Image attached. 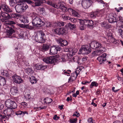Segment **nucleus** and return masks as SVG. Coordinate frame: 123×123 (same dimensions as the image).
<instances>
[{
    "label": "nucleus",
    "instance_id": "aec40b11",
    "mask_svg": "<svg viewBox=\"0 0 123 123\" xmlns=\"http://www.w3.org/2000/svg\"><path fill=\"white\" fill-rule=\"evenodd\" d=\"M10 92L12 94L14 95L18 92V90L16 87H13L10 90Z\"/></svg>",
    "mask_w": 123,
    "mask_h": 123
},
{
    "label": "nucleus",
    "instance_id": "9d476101",
    "mask_svg": "<svg viewBox=\"0 0 123 123\" xmlns=\"http://www.w3.org/2000/svg\"><path fill=\"white\" fill-rule=\"evenodd\" d=\"M12 80L16 83L19 84L22 83L23 82L22 78L16 74H14L12 76Z\"/></svg>",
    "mask_w": 123,
    "mask_h": 123
},
{
    "label": "nucleus",
    "instance_id": "f03ea898",
    "mask_svg": "<svg viewBox=\"0 0 123 123\" xmlns=\"http://www.w3.org/2000/svg\"><path fill=\"white\" fill-rule=\"evenodd\" d=\"M79 23L81 25L79 26V28L81 30H84L86 28V26L88 27H92L93 25V22L92 20L86 19H79Z\"/></svg>",
    "mask_w": 123,
    "mask_h": 123
},
{
    "label": "nucleus",
    "instance_id": "473e14b6",
    "mask_svg": "<svg viewBox=\"0 0 123 123\" xmlns=\"http://www.w3.org/2000/svg\"><path fill=\"white\" fill-rule=\"evenodd\" d=\"M64 22H58L57 23L55 24V25L59 26V27L62 26L64 25Z\"/></svg>",
    "mask_w": 123,
    "mask_h": 123
},
{
    "label": "nucleus",
    "instance_id": "c756f323",
    "mask_svg": "<svg viewBox=\"0 0 123 123\" xmlns=\"http://www.w3.org/2000/svg\"><path fill=\"white\" fill-rule=\"evenodd\" d=\"M96 12L97 13V17L99 16L100 15L104 14V10L103 9L100 10H97Z\"/></svg>",
    "mask_w": 123,
    "mask_h": 123
},
{
    "label": "nucleus",
    "instance_id": "bb28decb",
    "mask_svg": "<svg viewBox=\"0 0 123 123\" xmlns=\"http://www.w3.org/2000/svg\"><path fill=\"white\" fill-rule=\"evenodd\" d=\"M14 32V30L12 29H11L7 31L6 32V34L7 36H10Z\"/></svg>",
    "mask_w": 123,
    "mask_h": 123
},
{
    "label": "nucleus",
    "instance_id": "a878e982",
    "mask_svg": "<svg viewBox=\"0 0 123 123\" xmlns=\"http://www.w3.org/2000/svg\"><path fill=\"white\" fill-rule=\"evenodd\" d=\"M101 26L105 28H107L109 27V26L107 22L106 21H104L101 23Z\"/></svg>",
    "mask_w": 123,
    "mask_h": 123
},
{
    "label": "nucleus",
    "instance_id": "f257e3e1",
    "mask_svg": "<svg viewBox=\"0 0 123 123\" xmlns=\"http://www.w3.org/2000/svg\"><path fill=\"white\" fill-rule=\"evenodd\" d=\"M31 17L32 20V24L33 26L36 27H39L44 25L45 23L35 13L32 15Z\"/></svg>",
    "mask_w": 123,
    "mask_h": 123
},
{
    "label": "nucleus",
    "instance_id": "5fc2aeb1",
    "mask_svg": "<svg viewBox=\"0 0 123 123\" xmlns=\"http://www.w3.org/2000/svg\"><path fill=\"white\" fill-rule=\"evenodd\" d=\"M119 32L122 38H123V31L120 29L119 30Z\"/></svg>",
    "mask_w": 123,
    "mask_h": 123
},
{
    "label": "nucleus",
    "instance_id": "ea45409f",
    "mask_svg": "<svg viewBox=\"0 0 123 123\" xmlns=\"http://www.w3.org/2000/svg\"><path fill=\"white\" fill-rule=\"evenodd\" d=\"M96 42L93 41L91 42L89 44L90 47L92 49H95V46Z\"/></svg>",
    "mask_w": 123,
    "mask_h": 123
},
{
    "label": "nucleus",
    "instance_id": "052dcab7",
    "mask_svg": "<svg viewBox=\"0 0 123 123\" xmlns=\"http://www.w3.org/2000/svg\"><path fill=\"white\" fill-rule=\"evenodd\" d=\"M77 120V119L76 118L73 119H70V122L71 123H76Z\"/></svg>",
    "mask_w": 123,
    "mask_h": 123
},
{
    "label": "nucleus",
    "instance_id": "2f4dec72",
    "mask_svg": "<svg viewBox=\"0 0 123 123\" xmlns=\"http://www.w3.org/2000/svg\"><path fill=\"white\" fill-rule=\"evenodd\" d=\"M6 24L8 25L15 24H16L15 22L14 21L12 20L6 21L5 22Z\"/></svg>",
    "mask_w": 123,
    "mask_h": 123
},
{
    "label": "nucleus",
    "instance_id": "c85d7f7f",
    "mask_svg": "<svg viewBox=\"0 0 123 123\" xmlns=\"http://www.w3.org/2000/svg\"><path fill=\"white\" fill-rule=\"evenodd\" d=\"M95 49H102V48H103V47H102V45L101 43H100L99 42H96L95 43Z\"/></svg>",
    "mask_w": 123,
    "mask_h": 123
},
{
    "label": "nucleus",
    "instance_id": "49530a36",
    "mask_svg": "<svg viewBox=\"0 0 123 123\" xmlns=\"http://www.w3.org/2000/svg\"><path fill=\"white\" fill-rule=\"evenodd\" d=\"M80 19H79L78 18L76 19L75 18H71L70 19L71 21L73 23H76L77 21L80 20H79Z\"/></svg>",
    "mask_w": 123,
    "mask_h": 123
},
{
    "label": "nucleus",
    "instance_id": "cd10ccee",
    "mask_svg": "<svg viewBox=\"0 0 123 123\" xmlns=\"http://www.w3.org/2000/svg\"><path fill=\"white\" fill-rule=\"evenodd\" d=\"M30 81L31 83L34 84L36 83L37 81V80L35 77L33 76H31L30 78Z\"/></svg>",
    "mask_w": 123,
    "mask_h": 123
},
{
    "label": "nucleus",
    "instance_id": "f8f14e48",
    "mask_svg": "<svg viewBox=\"0 0 123 123\" xmlns=\"http://www.w3.org/2000/svg\"><path fill=\"white\" fill-rule=\"evenodd\" d=\"M107 19L110 23L116 22V15L115 14L111 13L107 15Z\"/></svg>",
    "mask_w": 123,
    "mask_h": 123
},
{
    "label": "nucleus",
    "instance_id": "ddd939ff",
    "mask_svg": "<svg viewBox=\"0 0 123 123\" xmlns=\"http://www.w3.org/2000/svg\"><path fill=\"white\" fill-rule=\"evenodd\" d=\"M10 108H8L4 111V113L6 116H7L8 118L12 116L14 113V112Z\"/></svg>",
    "mask_w": 123,
    "mask_h": 123
},
{
    "label": "nucleus",
    "instance_id": "7c9ffc66",
    "mask_svg": "<svg viewBox=\"0 0 123 123\" xmlns=\"http://www.w3.org/2000/svg\"><path fill=\"white\" fill-rule=\"evenodd\" d=\"M62 17L64 20H70L71 18L65 14H63L62 15Z\"/></svg>",
    "mask_w": 123,
    "mask_h": 123
},
{
    "label": "nucleus",
    "instance_id": "4d7b16f0",
    "mask_svg": "<svg viewBox=\"0 0 123 123\" xmlns=\"http://www.w3.org/2000/svg\"><path fill=\"white\" fill-rule=\"evenodd\" d=\"M80 58H79L77 56H75L73 57L72 59L74 60V62H77L78 60Z\"/></svg>",
    "mask_w": 123,
    "mask_h": 123
},
{
    "label": "nucleus",
    "instance_id": "20e7f679",
    "mask_svg": "<svg viewBox=\"0 0 123 123\" xmlns=\"http://www.w3.org/2000/svg\"><path fill=\"white\" fill-rule=\"evenodd\" d=\"M45 35L42 31L38 32L35 37V40L39 43H44L45 42Z\"/></svg>",
    "mask_w": 123,
    "mask_h": 123
},
{
    "label": "nucleus",
    "instance_id": "0e129e2a",
    "mask_svg": "<svg viewBox=\"0 0 123 123\" xmlns=\"http://www.w3.org/2000/svg\"><path fill=\"white\" fill-rule=\"evenodd\" d=\"M15 114L17 115H21L22 114V111H19L15 112Z\"/></svg>",
    "mask_w": 123,
    "mask_h": 123
},
{
    "label": "nucleus",
    "instance_id": "0eeeda50",
    "mask_svg": "<svg viewBox=\"0 0 123 123\" xmlns=\"http://www.w3.org/2000/svg\"><path fill=\"white\" fill-rule=\"evenodd\" d=\"M43 60L44 62L47 63L52 64L56 62V59L53 56H51L44 58Z\"/></svg>",
    "mask_w": 123,
    "mask_h": 123
},
{
    "label": "nucleus",
    "instance_id": "9b49d317",
    "mask_svg": "<svg viewBox=\"0 0 123 123\" xmlns=\"http://www.w3.org/2000/svg\"><path fill=\"white\" fill-rule=\"evenodd\" d=\"M61 48L59 46L57 47L52 46L50 49V54L51 55H54L57 54L58 51H60Z\"/></svg>",
    "mask_w": 123,
    "mask_h": 123
},
{
    "label": "nucleus",
    "instance_id": "e2e57ef3",
    "mask_svg": "<svg viewBox=\"0 0 123 123\" xmlns=\"http://www.w3.org/2000/svg\"><path fill=\"white\" fill-rule=\"evenodd\" d=\"M75 78L73 79L72 77H70L68 79V82H71L74 81Z\"/></svg>",
    "mask_w": 123,
    "mask_h": 123
},
{
    "label": "nucleus",
    "instance_id": "a18cd8bd",
    "mask_svg": "<svg viewBox=\"0 0 123 123\" xmlns=\"http://www.w3.org/2000/svg\"><path fill=\"white\" fill-rule=\"evenodd\" d=\"M63 40H64L62 39L61 38H58L57 39V42L59 45L61 46V44H62V43L63 42Z\"/></svg>",
    "mask_w": 123,
    "mask_h": 123
},
{
    "label": "nucleus",
    "instance_id": "a211bd4d",
    "mask_svg": "<svg viewBox=\"0 0 123 123\" xmlns=\"http://www.w3.org/2000/svg\"><path fill=\"white\" fill-rule=\"evenodd\" d=\"M1 16L3 18H6V19H9L11 18L10 15L7 13L1 12L0 16Z\"/></svg>",
    "mask_w": 123,
    "mask_h": 123
},
{
    "label": "nucleus",
    "instance_id": "c9c22d12",
    "mask_svg": "<svg viewBox=\"0 0 123 123\" xmlns=\"http://www.w3.org/2000/svg\"><path fill=\"white\" fill-rule=\"evenodd\" d=\"M17 25L18 26L22 28H27L29 27V25H27L18 24H17Z\"/></svg>",
    "mask_w": 123,
    "mask_h": 123
},
{
    "label": "nucleus",
    "instance_id": "6e6d98bb",
    "mask_svg": "<svg viewBox=\"0 0 123 123\" xmlns=\"http://www.w3.org/2000/svg\"><path fill=\"white\" fill-rule=\"evenodd\" d=\"M3 74L4 75L6 76L7 77L9 76V74L6 71H4Z\"/></svg>",
    "mask_w": 123,
    "mask_h": 123
},
{
    "label": "nucleus",
    "instance_id": "5701e85b",
    "mask_svg": "<svg viewBox=\"0 0 123 123\" xmlns=\"http://www.w3.org/2000/svg\"><path fill=\"white\" fill-rule=\"evenodd\" d=\"M6 83L5 78L0 76V86H4Z\"/></svg>",
    "mask_w": 123,
    "mask_h": 123
},
{
    "label": "nucleus",
    "instance_id": "39448f33",
    "mask_svg": "<svg viewBox=\"0 0 123 123\" xmlns=\"http://www.w3.org/2000/svg\"><path fill=\"white\" fill-rule=\"evenodd\" d=\"M28 7V6L25 3H20L17 4L15 8L16 12L19 13L23 12Z\"/></svg>",
    "mask_w": 123,
    "mask_h": 123
},
{
    "label": "nucleus",
    "instance_id": "7ed1b4c3",
    "mask_svg": "<svg viewBox=\"0 0 123 123\" xmlns=\"http://www.w3.org/2000/svg\"><path fill=\"white\" fill-rule=\"evenodd\" d=\"M47 3L48 4L56 9H60L62 11H67L66 8L64 6V3L63 2L59 1L58 3L54 4L52 3L51 1L48 0Z\"/></svg>",
    "mask_w": 123,
    "mask_h": 123
},
{
    "label": "nucleus",
    "instance_id": "864d4df0",
    "mask_svg": "<svg viewBox=\"0 0 123 123\" xmlns=\"http://www.w3.org/2000/svg\"><path fill=\"white\" fill-rule=\"evenodd\" d=\"M88 123H95L94 121L92 119V118L88 119Z\"/></svg>",
    "mask_w": 123,
    "mask_h": 123
},
{
    "label": "nucleus",
    "instance_id": "dca6fc26",
    "mask_svg": "<svg viewBox=\"0 0 123 123\" xmlns=\"http://www.w3.org/2000/svg\"><path fill=\"white\" fill-rule=\"evenodd\" d=\"M105 51V48H102V49H100L96 51H94L93 52V54H94L95 55H99L102 54Z\"/></svg>",
    "mask_w": 123,
    "mask_h": 123
},
{
    "label": "nucleus",
    "instance_id": "4be33fe9",
    "mask_svg": "<svg viewBox=\"0 0 123 123\" xmlns=\"http://www.w3.org/2000/svg\"><path fill=\"white\" fill-rule=\"evenodd\" d=\"M20 19L22 22L24 23H27L28 22L27 18L23 16L21 17Z\"/></svg>",
    "mask_w": 123,
    "mask_h": 123
},
{
    "label": "nucleus",
    "instance_id": "3c124183",
    "mask_svg": "<svg viewBox=\"0 0 123 123\" xmlns=\"http://www.w3.org/2000/svg\"><path fill=\"white\" fill-rule=\"evenodd\" d=\"M62 44H61V46L63 47V46H66L68 45V42L66 40H63V42L62 43Z\"/></svg>",
    "mask_w": 123,
    "mask_h": 123
},
{
    "label": "nucleus",
    "instance_id": "79ce46f5",
    "mask_svg": "<svg viewBox=\"0 0 123 123\" xmlns=\"http://www.w3.org/2000/svg\"><path fill=\"white\" fill-rule=\"evenodd\" d=\"M72 15L74 17H79L80 15L77 12L75 11H73V12L72 14Z\"/></svg>",
    "mask_w": 123,
    "mask_h": 123
},
{
    "label": "nucleus",
    "instance_id": "8fccbe9b",
    "mask_svg": "<svg viewBox=\"0 0 123 123\" xmlns=\"http://www.w3.org/2000/svg\"><path fill=\"white\" fill-rule=\"evenodd\" d=\"M45 25L48 27H50L51 26V23L49 22H47L45 23Z\"/></svg>",
    "mask_w": 123,
    "mask_h": 123
},
{
    "label": "nucleus",
    "instance_id": "f3484780",
    "mask_svg": "<svg viewBox=\"0 0 123 123\" xmlns=\"http://www.w3.org/2000/svg\"><path fill=\"white\" fill-rule=\"evenodd\" d=\"M2 8L4 11L7 12H10L12 11V10L10 9L5 3L2 4Z\"/></svg>",
    "mask_w": 123,
    "mask_h": 123
},
{
    "label": "nucleus",
    "instance_id": "338daca9",
    "mask_svg": "<svg viewBox=\"0 0 123 123\" xmlns=\"http://www.w3.org/2000/svg\"><path fill=\"white\" fill-rule=\"evenodd\" d=\"M80 115V114L77 112H75L74 113L73 115V116H75L77 117H78Z\"/></svg>",
    "mask_w": 123,
    "mask_h": 123
},
{
    "label": "nucleus",
    "instance_id": "bf43d9fd",
    "mask_svg": "<svg viewBox=\"0 0 123 123\" xmlns=\"http://www.w3.org/2000/svg\"><path fill=\"white\" fill-rule=\"evenodd\" d=\"M18 36L19 38H21L24 37V34L23 32L22 31L21 32L20 34H18Z\"/></svg>",
    "mask_w": 123,
    "mask_h": 123
},
{
    "label": "nucleus",
    "instance_id": "393cba45",
    "mask_svg": "<svg viewBox=\"0 0 123 123\" xmlns=\"http://www.w3.org/2000/svg\"><path fill=\"white\" fill-rule=\"evenodd\" d=\"M68 26V27L70 29L72 30H73L76 27V25L74 24H71L70 23H69L68 24V25H65V27L66 28Z\"/></svg>",
    "mask_w": 123,
    "mask_h": 123
},
{
    "label": "nucleus",
    "instance_id": "1a4fd4ad",
    "mask_svg": "<svg viewBox=\"0 0 123 123\" xmlns=\"http://www.w3.org/2000/svg\"><path fill=\"white\" fill-rule=\"evenodd\" d=\"M5 105L8 108L11 109V105L13 104V108H16L17 107V105L16 103L14 101H13L11 99H9L6 101Z\"/></svg>",
    "mask_w": 123,
    "mask_h": 123
},
{
    "label": "nucleus",
    "instance_id": "09e8293b",
    "mask_svg": "<svg viewBox=\"0 0 123 123\" xmlns=\"http://www.w3.org/2000/svg\"><path fill=\"white\" fill-rule=\"evenodd\" d=\"M67 55H63L61 56V59L62 62L66 61L67 59Z\"/></svg>",
    "mask_w": 123,
    "mask_h": 123
},
{
    "label": "nucleus",
    "instance_id": "6ab92c4d",
    "mask_svg": "<svg viewBox=\"0 0 123 123\" xmlns=\"http://www.w3.org/2000/svg\"><path fill=\"white\" fill-rule=\"evenodd\" d=\"M35 67L36 69L37 70H43L46 68V66L42 64H36L35 65Z\"/></svg>",
    "mask_w": 123,
    "mask_h": 123
},
{
    "label": "nucleus",
    "instance_id": "e433bc0d",
    "mask_svg": "<svg viewBox=\"0 0 123 123\" xmlns=\"http://www.w3.org/2000/svg\"><path fill=\"white\" fill-rule=\"evenodd\" d=\"M45 100V102L46 103H49L52 101V100L50 98H47L44 99Z\"/></svg>",
    "mask_w": 123,
    "mask_h": 123
},
{
    "label": "nucleus",
    "instance_id": "4c0bfd02",
    "mask_svg": "<svg viewBox=\"0 0 123 123\" xmlns=\"http://www.w3.org/2000/svg\"><path fill=\"white\" fill-rule=\"evenodd\" d=\"M16 0H10L9 1L10 5L12 6H14Z\"/></svg>",
    "mask_w": 123,
    "mask_h": 123
},
{
    "label": "nucleus",
    "instance_id": "b1692460",
    "mask_svg": "<svg viewBox=\"0 0 123 123\" xmlns=\"http://www.w3.org/2000/svg\"><path fill=\"white\" fill-rule=\"evenodd\" d=\"M49 46L47 44H43L42 49V50L43 51H45L48 50L49 49Z\"/></svg>",
    "mask_w": 123,
    "mask_h": 123
},
{
    "label": "nucleus",
    "instance_id": "13d9d810",
    "mask_svg": "<svg viewBox=\"0 0 123 123\" xmlns=\"http://www.w3.org/2000/svg\"><path fill=\"white\" fill-rule=\"evenodd\" d=\"M79 69V67H78L76 69V70L75 72V73L76 74V77L78 76L80 72V69Z\"/></svg>",
    "mask_w": 123,
    "mask_h": 123
},
{
    "label": "nucleus",
    "instance_id": "de8ad7c7",
    "mask_svg": "<svg viewBox=\"0 0 123 123\" xmlns=\"http://www.w3.org/2000/svg\"><path fill=\"white\" fill-rule=\"evenodd\" d=\"M64 6L66 8V11H63L64 12H66L68 11V12L71 14H72L73 12V11H74V10H73L71 8H69L68 9H67V8L64 5Z\"/></svg>",
    "mask_w": 123,
    "mask_h": 123
},
{
    "label": "nucleus",
    "instance_id": "423d86ee",
    "mask_svg": "<svg viewBox=\"0 0 123 123\" xmlns=\"http://www.w3.org/2000/svg\"><path fill=\"white\" fill-rule=\"evenodd\" d=\"M91 51V48L88 46L87 45L82 46L80 50V52L84 54H88Z\"/></svg>",
    "mask_w": 123,
    "mask_h": 123
},
{
    "label": "nucleus",
    "instance_id": "37998d69",
    "mask_svg": "<svg viewBox=\"0 0 123 123\" xmlns=\"http://www.w3.org/2000/svg\"><path fill=\"white\" fill-rule=\"evenodd\" d=\"M107 36L109 39L113 38L112 33L110 31H108L107 33Z\"/></svg>",
    "mask_w": 123,
    "mask_h": 123
},
{
    "label": "nucleus",
    "instance_id": "6e6552de",
    "mask_svg": "<svg viewBox=\"0 0 123 123\" xmlns=\"http://www.w3.org/2000/svg\"><path fill=\"white\" fill-rule=\"evenodd\" d=\"M92 3V1L90 0H82L81 4L83 8L87 9L91 6Z\"/></svg>",
    "mask_w": 123,
    "mask_h": 123
},
{
    "label": "nucleus",
    "instance_id": "2eb2a0df",
    "mask_svg": "<svg viewBox=\"0 0 123 123\" xmlns=\"http://www.w3.org/2000/svg\"><path fill=\"white\" fill-rule=\"evenodd\" d=\"M54 31L58 35L63 34L67 32L66 30L62 28H57L55 29Z\"/></svg>",
    "mask_w": 123,
    "mask_h": 123
},
{
    "label": "nucleus",
    "instance_id": "72a5a7b5",
    "mask_svg": "<svg viewBox=\"0 0 123 123\" xmlns=\"http://www.w3.org/2000/svg\"><path fill=\"white\" fill-rule=\"evenodd\" d=\"M98 86V83L95 81H93L92 82L90 85V87L91 88H92L93 87L95 86L97 87Z\"/></svg>",
    "mask_w": 123,
    "mask_h": 123
},
{
    "label": "nucleus",
    "instance_id": "774afa93",
    "mask_svg": "<svg viewBox=\"0 0 123 123\" xmlns=\"http://www.w3.org/2000/svg\"><path fill=\"white\" fill-rule=\"evenodd\" d=\"M6 120H8V118L6 116H5L4 118L3 119V120L1 122H5V121Z\"/></svg>",
    "mask_w": 123,
    "mask_h": 123
},
{
    "label": "nucleus",
    "instance_id": "412c9836",
    "mask_svg": "<svg viewBox=\"0 0 123 123\" xmlns=\"http://www.w3.org/2000/svg\"><path fill=\"white\" fill-rule=\"evenodd\" d=\"M25 72L28 74L31 75L33 73V71L32 69V68H28L26 69L25 70Z\"/></svg>",
    "mask_w": 123,
    "mask_h": 123
},
{
    "label": "nucleus",
    "instance_id": "69168bd1",
    "mask_svg": "<svg viewBox=\"0 0 123 123\" xmlns=\"http://www.w3.org/2000/svg\"><path fill=\"white\" fill-rule=\"evenodd\" d=\"M59 117L57 116L56 115H55L53 117V119L55 120H57L59 119Z\"/></svg>",
    "mask_w": 123,
    "mask_h": 123
},
{
    "label": "nucleus",
    "instance_id": "680f3d73",
    "mask_svg": "<svg viewBox=\"0 0 123 123\" xmlns=\"http://www.w3.org/2000/svg\"><path fill=\"white\" fill-rule=\"evenodd\" d=\"M90 82H88L87 81H84L81 82V84L83 85H86L87 83H89Z\"/></svg>",
    "mask_w": 123,
    "mask_h": 123
},
{
    "label": "nucleus",
    "instance_id": "4468645a",
    "mask_svg": "<svg viewBox=\"0 0 123 123\" xmlns=\"http://www.w3.org/2000/svg\"><path fill=\"white\" fill-rule=\"evenodd\" d=\"M106 54L104 53L101 56H98L97 58V60L100 62V63L101 64L106 61Z\"/></svg>",
    "mask_w": 123,
    "mask_h": 123
},
{
    "label": "nucleus",
    "instance_id": "c03bdc74",
    "mask_svg": "<svg viewBox=\"0 0 123 123\" xmlns=\"http://www.w3.org/2000/svg\"><path fill=\"white\" fill-rule=\"evenodd\" d=\"M19 15L17 14H13L12 13L11 14V18H16L18 17Z\"/></svg>",
    "mask_w": 123,
    "mask_h": 123
},
{
    "label": "nucleus",
    "instance_id": "a19ab883",
    "mask_svg": "<svg viewBox=\"0 0 123 123\" xmlns=\"http://www.w3.org/2000/svg\"><path fill=\"white\" fill-rule=\"evenodd\" d=\"M97 13L96 11L94 12L91 13L90 15L91 17H95L96 16H97Z\"/></svg>",
    "mask_w": 123,
    "mask_h": 123
},
{
    "label": "nucleus",
    "instance_id": "58836bf2",
    "mask_svg": "<svg viewBox=\"0 0 123 123\" xmlns=\"http://www.w3.org/2000/svg\"><path fill=\"white\" fill-rule=\"evenodd\" d=\"M71 71L69 70H67V71L64 70L62 73L63 74H64L65 75H67L68 76L70 75V74Z\"/></svg>",
    "mask_w": 123,
    "mask_h": 123
},
{
    "label": "nucleus",
    "instance_id": "f704fd0d",
    "mask_svg": "<svg viewBox=\"0 0 123 123\" xmlns=\"http://www.w3.org/2000/svg\"><path fill=\"white\" fill-rule=\"evenodd\" d=\"M77 51V50L76 49H74L72 50L71 51L70 53L69 54H68L70 56H71L73 55H74L75 53Z\"/></svg>",
    "mask_w": 123,
    "mask_h": 123
},
{
    "label": "nucleus",
    "instance_id": "603ef678",
    "mask_svg": "<svg viewBox=\"0 0 123 123\" xmlns=\"http://www.w3.org/2000/svg\"><path fill=\"white\" fill-rule=\"evenodd\" d=\"M30 94L29 93L26 94L25 97L26 99L27 100H29L31 99V97L30 96Z\"/></svg>",
    "mask_w": 123,
    "mask_h": 123
}]
</instances>
